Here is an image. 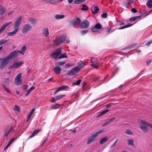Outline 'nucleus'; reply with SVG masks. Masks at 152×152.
Masks as SVG:
<instances>
[{"label":"nucleus","mask_w":152,"mask_h":152,"mask_svg":"<svg viewBox=\"0 0 152 152\" xmlns=\"http://www.w3.org/2000/svg\"><path fill=\"white\" fill-rule=\"evenodd\" d=\"M142 125H140V127L142 130L144 132L146 133L148 131V129L146 126H147L143 125L142 124Z\"/></svg>","instance_id":"nucleus-19"},{"label":"nucleus","mask_w":152,"mask_h":152,"mask_svg":"<svg viewBox=\"0 0 152 152\" xmlns=\"http://www.w3.org/2000/svg\"><path fill=\"white\" fill-rule=\"evenodd\" d=\"M40 129L35 130L33 131L31 135L29 137V138H31L34 137L37 134L39 131H40Z\"/></svg>","instance_id":"nucleus-24"},{"label":"nucleus","mask_w":152,"mask_h":152,"mask_svg":"<svg viewBox=\"0 0 152 152\" xmlns=\"http://www.w3.org/2000/svg\"><path fill=\"white\" fill-rule=\"evenodd\" d=\"M131 10L134 13H136L137 11V10L135 8H132L131 9Z\"/></svg>","instance_id":"nucleus-58"},{"label":"nucleus","mask_w":152,"mask_h":152,"mask_svg":"<svg viewBox=\"0 0 152 152\" xmlns=\"http://www.w3.org/2000/svg\"><path fill=\"white\" fill-rule=\"evenodd\" d=\"M125 133L127 134H129L130 135H133V133L130 129L126 130L125 132Z\"/></svg>","instance_id":"nucleus-41"},{"label":"nucleus","mask_w":152,"mask_h":152,"mask_svg":"<svg viewBox=\"0 0 152 152\" xmlns=\"http://www.w3.org/2000/svg\"><path fill=\"white\" fill-rule=\"evenodd\" d=\"M46 3L56 4L61 1L60 0H43Z\"/></svg>","instance_id":"nucleus-14"},{"label":"nucleus","mask_w":152,"mask_h":152,"mask_svg":"<svg viewBox=\"0 0 152 152\" xmlns=\"http://www.w3.org/2000/svg\"><path fill=\"white\" fill-rule=\"evenodd\" d=\"M107 16V14L106 13H104L102 14V16L103 18H106Z\"/></svg>","instance_id":"nucleus-52"},{"label":"nucleus","mask_w":152,"mask_h":152,"mask_svg":"<svg viewBox=\"0 0 152 152\" xmlns=\"http://www.w3.org/2000/svg\"><path fill=\"white\" fill-rule=\"evenodd\" d=\"M108 140V138L106 136L101 138L99 142L100 144L101 145L103 144Z\"/></svg>","instance_id":"nucleus-20"},{"label":"nucleus","mask_w":152,"mask_h":152,"mask_svg":"<svg viewBox=\"0 0 152 152\" xmlns=\"http://www.w3.org/2000/svg\"><path fill=\"white\" fill-rule=\"evenodd\" d=\"M9 58L6 57L4 58L2 60L0 66L1 69H3L8 63L9 62Z\"/></svg>","instance_id":"nucleus-8"},{"label":"nucleus","mask_w":152,"mask_h":152,"mask_svg":"<svg viewBox=\"0 0 152 152\" xmlns=\"http://www.w3.org/2000/svg\"><path fill=\"white\" fill-rule=\"evenodd\" d=\"M55 73L57 74H60L61 71V68L59 66H57L54 68Z\"/></svg>","instance_id":"nucleus-21"},{"label":"nucleus","mask_w":152,"mask_h":152,"mask_svg":"<svg viewBox=\"0 0 152 152\" xmlns=\"http://www.w3.org/2000/svg\"><path fill=\"white\" fill-rule=\"evenodd\" d=\"M152 43V40L150 41L147 42L145 44V45L147 46H149Z\"/></svg>","instance_id":"nucleus-55"},{"label":"nucleus","mask_w":152,"mask_h":152,"mask_svg":"<svg viewBox=\"0 0 152 152\" xmlns=\"http://www.w3.org/2000/svg\"><path fill=\"white\" fill-rule=\"evenodd\" d=\"M17 52L16 50H15L10 53L7 57L10 60V59H11L15 57L17 55Z\"/></svg>","instance_id":"nucleus-15"},{"label":"nucleus","mask_w":152,"mask_h":152,"mask_svg":"<svg viewBox=\"0 0 152 152\" xmlns=\"http://www.w3.org/2000/svg\"><path fill=\"white\" fill-rule=\"evenodd\" d=\"M21 73H19L17 75L15 79V84L17 85H20L22 83V80L21 78Z\"/></svg>","instance_id":"nucleus-4"},{"label":"nucleus","mask_w":152,"mask_h":152,"mask_svg":"<svg viewBox=\"0 0 152 152\" xmlns=\"http://www.w3.org/2000/svg\"><path fill=\"white\" fill-rule=\"evenodd\" d=\"M81 80H78L77 82L76 83V85H79L81 82Z\"/></svg>","instance_id":"nucleus-56"},{"label":"nucleus","mask_w":152,"mask_h":152,"mask_svg":"<svg viewBox=\"0 0 152 152\" xmlns=\"http://www.w3.org/2000/svg\"><path fill=\"white\" fill-rule=\"evenodd\" d=\"M2 87H3L4 88L5 90L6 91H7V92H8V93H10V91L9 90V89L7 87H6L5 85H4V84H3L2 85Z\"/></svg>","instance_id":"nucleus-45"},{"label":"nucleus","mask_w":152,"mask_h":152,"mask_svg":"<svg viewBox=\"0 0 152 152\" xmlns=\"http://www.w3.org/2000/svg\"><path fill=\"white\" fill-rule=\"evenodd\" d=\"M86 0H75L74 3L76 4H79L85 1Z\"/></svg>","instance_id":"nucleus-39"},{"label":"nucleus","mask_w":152,"mask_h":152,"mask_svg":"<svg viewBox=\"0 0 152 152\" xmlns=\"http://www.w3.org/2000/svg\"><path fill=\"white\" fill-rule=\"evenodd\" d=\"M133 24H129L126 25H125V26H123L119 28H117V29H118L119 30L123 29L125 28L131 26H133Z\"/></svg>","instance_id":"nucleus-33"},{"label":"nucleus","mask_w":152,"mask_h":152,"mask_svg":"<svg viewBox=\"0 0 152 152\" xmlns=\"http://www.w3.org/2000/svg\"><path fill=\"white\" fill-rule=\"evenodd\" d=\"M67 56L66 53H64L61 54L58 57V58L60 59L64 58H67Z\"/></svg>","instance_id":"nucleus-37"},{"label":"nucleus","mask_w":152,"mask_h":152,"mask_svg":"<svg viewBox=\"0 0 152 152\" xmlns=\"http://www.w3.org/2000/svg\"><path fill=\"white\" fill-rule=\"evenodd\" d=\"M109 111V110L107 109L102 111L98 116V117L101 116L105 114L107 112H108Z\"/></svg>","instance_id":"nucleus-32"},{"label":"nucleus","mask_w":152,"mask_h":152,"mask_svg":"<svg viewBox=\"0 0 152 152\" xmlns=\"http://www.w3.org/2000/svg\"><path fill=\"white\" fill-rule=\"evenodd\" d=\"M64 17V15H56L55 16V18L57 20H60L63 19Z\"/></svg>","instance_id":"nucleus-28"},{"label":"nucleus","mask_w":152,"mask_h":152,"mask_svg":"<svg viewBox=\"0 0 152 152\" xmlns=\"http://www.w3.org/2000/svg\"><path fill=\"white\" fill-rule=\"evenodd\" d=\"M102 28V25L99 23H97L94 26H93L91 27V31L92 32H96L101 30Z\"/></svg>","instance_id":"nucleus-3"},{"label":"nucleus","mask_w":152,"mask_h":152,"mask_svg":"<svg viewBox=\"0 0 152 152\" xmlns=\"http://www.w3.org/2000/svg\"><path fill=\"white\" fill-rule=\"evenodd\" d=\"M141 17L140 16H134L130 18L129 19V20L130 21L132 22L135 21L138 18H140Z\"/></svg>","instance_id":"nucleus-30"},{"label":"nucleus","mask_w":152,"mask_h":152,"mask_svg":"<svg viewBox=\"0 0 152 152\" xmlns=\"http://www.w3.org/2000/svg\"><path fill=\"white\" fill-rule=\"evenodd\" d=\"M48 138H46L43 141L42 143V145H43L47 141Z\"/></svg>","instance_id":"nucleus-57"},{"label":"nucleus","mask_w":152,"mask_h":152,"mask_svg":"<svg viewBox=\"0 0 152 152\" xmlns=\"http://www.w3.org/2000/svg\"><path fill=\"white\" fill-rule=\"evenodd\" d=\"M103 132V130L101 129L99 131L97 132L94 133L92 134L91 136L88 138L87 142V144L88 145H89L91 143L95 141L96 140V137H97L99 134L102 133Z\"/></svg>","instance_id":"nucleus-1"},{"label":"nucleus","mask_w":152,"mask_h":152,"mask_svg":"<svg viewBox=\"0 0 152 152\" xmlns=\"http://www.w3.org/2000/svg\"><path fill=\"white\" fill-rule=\"evenodd\" d=\"M80 62V63L79 64L78 66H76V67H78L80 68V70L81 68L84 67L85 66L82 61H81Z\"/></svg>","instance_id":"nucleus-34"},{"label":"nucleus","mask_w":152,"mask_h":152,"mask_svg":"<svg viewBox=\"0 0 152 152\" xmlns=\"http://www.w3.org/2000/svg\"><path fill=\"white\" fill-rule=\"evenodd\" d=\"M23 64V63L21 61H20L14 63L13 65L10 67V69H13L14 68H17L21 66Z\"/></svg>","instance_id":"nucleus-12"},{"label":"nucleus","mask_w":152,"mask_h":152,"mask_svg":"<svg viewBox=\"0 0 152 152\" xmlns=\"http://www.w3.org/2000/svg\"><path fill=\"white\" fill-rule=\"evenodd\" d=\"M100 64L97 62H95L94 64H90V66L94 67L95 69H97L99 68Z\"/></svg>","instance_id":"nucleus-25"},{"label":"nucleus","mask_w":152,"mask_h":152,"mask_svg":"<svg viewBox=\"0 0 152 152\" xmlns=\"http://www.w3.org/2000/svg\"><path fill=\"white\" fill-rule=\"evenodd\" d=\"M15 138H12V139H11L10 141V142H11V143H12V142L15 140Z\"/></svg>","instance_id":"nucleus-63"},{"label":"nucleus","mask_w":152,"mask_h":152,"mask_svg":"<svg viewBox=\"0 0 152 152\" xmlns=\"http://www.w3.org/2000/svg\"><path fill=\"white\" fill-rule=\"evenodd\" d=\"M59 104H58L56 103L55 104L53 105L50 107V108H56L58 107V106Z\"/></svg>","instance_id":"nucleus-44"},{"label":"nucleus","mask_w":152,"mask_h":152,"mask_svg":"<svg viewBox=\"0 0 152 152\" xmlns=\"http://www.w3.org/2000/svg\"><path fill=\"white\" fill-rule=\"evenodd\" d=\"M97 60V58L94 59H93L92 61H91L92 64H94V63H95V62Z\"/></svg>","instance_id":"nucleus-61"},{"label":"nucleus","mask_w":152,"mask_h":152,"mask_svg":"<svg viewBox=\"0 0 152 152\" xmlns=\"http://www.w3.org/2000/svg\"><path fill=\"white\" fill-rule=\"evenodd\" d=\"M22 19L21 16H20L18 18L15 22V24L13 27L14 28H16L18 30L19 26L21 23Z\"/></svg>","instance_id":"nucleus-7"},{"label":"nucleus","mask_w":152,"mask_h":152,"mask_svg":"<svg viewBox=\"0 0 152 152\" xmlns=\"http://www.w3.org/2000/svg\"><path fill=\"white\" fill-rule=\"evenodd\" d=\"M56 101H57V100L56 99V97L55 96L52 98L50 102H54Z\"/></svg>","instance_id":"nucleus-50"},{"label":"nucleus","mask_w":152,"mask_h":152,"mask_svg":"<svg viewBox=\"0 0 152 152\" xmlns=\"http://www.w3.org/2000/svg\"><path fill=\"white\" fill-rule=\"evenodd\" d=\"M151 62V60H149L147 61V64L148 65H149Z\"/></svg>","instance_id":"nucleus-64"},{"label":"nucleus","mask_w":152,"mask_h":152,"mask_svg":"<svg viewBox=\"0 0 152 152\" xmlns=\"http://www.w3.org/2000/svg\"><path fill=\"white\" fill-rule=\"evenodd\" d=\"M62 48H59L57 49L51 55L52 58L56 59L58 57L59 55L61 53V50Z\"/></svg>","instance_id":"nucleus-5"},{"label":"nucleus","mask_w":152,"mask_h":152,"mask_svg":"<svg viewBox=\"0 0 152 152\" xmlns=\"http://www.w3.org/2000/svg\"><path fill=\"white\" fill-rule=\"evenodd\" d=\"M34 88V86H32L30 89H28L27 93L25 94L26 96H28L30 92Z\"/></svg>","instance_id":"nucleus-35"},{"label":"nucleus","mask_w":152,"mask_h":152,"mask_svg":"<svg viewBox=\"0 0 152 152\" xmlns=\"http://www.w3.org/2000/svg\"><path fill=\"white\" fill-rule=\"evenodd\" d=\"M33 114L32 113H31L30 112L28 114V115L27 116V121H28L30 118L31 117V116H32V115Z\"/></svg>","instance_id":"nucleus-48"},{"label":"nucleus","mask_w":152,"mask_h":152,"mask_svg":"<svg viewBox=\"0 0 152 152\" xmlns=\"http://www.w3.org/2000/svg\"><path fill=\"white\" fill-rule=\"evenodd\" d=\"M141 123L143 125L149 126L152 128V124L144 120L141 121Z\"/></svg>","instance_id":"nucleus-18"},{"label":"nucleus","mask_w":152,"mask_h":152,"mask_svg":"<svg viewBox=\"0 0 152 152\" xmlns=\"http://www.w3.org/2000/svg\"><path fill=\"white\" fill-rule=\"evenodd\" d=\"M134 140L133 139H129L127 140V143L128 145H131L133 147L135 145L133 143Z\"/></svg>","instance_id":"nucleus-27"},{"label":"nucleus","mask_w":152,"mask_h":152,"mask_svg":"<svg viewBox=\"0 0 152 152\" xmlns=\"http://www.w3.org/2000/svg\"><path fill=\"white\" fill-rule=\"evenodd\" d=\"M80 71V68L78 67H75L70 71L68 75H73L78 72Z\"/></svg>","instance_id":"nucleus-10"},{"label":"nucleus","mask_w":152,"mask_h":152,"mask_svg":"<svg viewBox=\"0 0 152 152\" xmlns=\"http://www.w3.org/2000/svg\"><path fill=\"white\" fill-rule=\"evenodd\" d=\"M65 95H61L56 96L55 97H56V99L57 100H59L61 98L65 97Z\"/></svg>","instance_id":"nucleus-38"},{"label":"nucleus","mask_w":152,"mask_h":152,"mask_svg":"<svg viewBox=\"0 0 152 152\" xmlns=\"http://www.w3.org/2000/svg\"><path fill=\"white\" fill-rule=\"evenodd\" d=\"M12 79H10L9 78H5L4 80V83L6 84H8L12 81Z\"/></svg>","instance_id":"nucleus-29"},{"label":"nucleus","mask_w":152,"mask_h":152,"mask_svg":"<svg viewBox=\"0 0 152 152\" xmlns=\"http://www.w3.org/2000/svg\"><path fill=\"white\" fill-rule=\"evenodd\" d=\"M66 66L67 67H71L72 66V65L69 63H67L66 64Z\"/></svg>","instance_id":"nucleus-60"},{"label":"nucleus","mask_w":152,"mask_h":152,"mask_svg":"<svg viewBox=\"0 0 152 152\" xmlns=\"http://www.w3.org/2000/svg\"><path fill=\"white\" fill-rule=\"evenodd\" d=\"M88 9V7L86 5H83V7L81 8L82 10L87 11Z\"/></svg>","instance_id":"nucleus-42"},{"label":"nucleus","mask_w":152,"mask_h":152,"mask_svg":"<svg viewBox=\"0 0 152 152\" xmlns=\"http://www.w3.org/2000/svg\"><path fill=\"white\" fill-rule=\"evenodd\" d=\"M110 122H109V121H108V120H107V121H106L104 123V124L102 125V126H105L107 124H109V123H110Z\"/></svg>","instance_id":"nucleus-53"},{"label":"nucleus","mask_w":152,"mask_h":152,"mask_svg":"<svg viewBox=\"0 0 152 152\" xmlns=\"http://www.w3.org/2000/svg\"><path fill=\"white\" fill-rule=\"evenodd\" d=\"M65 63V61H61L59 62L58 63V64L59 66H62Z\"/></svg>","instance_id":"nucleus-51"},{"label":"nucleus","mask_w":152,"mask_h":152,"mask_svg":"<svg viewBox=\"0 0 152 152\" xmlns=\"http://www.w3.org/2000/svg\"><path fill=\"white\" fill-rule=\"evenodd\" d=\"M12 23V22H10L4 25L0 29V34H1L3 31L9 25L11 24Z\"/></svg>","instance_id":"nucleus-16"},{"label":"nucleus","mask_w":152,"mask_h":152,"mask_svg":"<svg viewBox=\"0 0 152 152\" xmlns=\"http://www.w3.org/2000/svg\"><path fill=\"white\" fill-rule=\"evenodd\" d=\"M15 111H19V107L17 105H15L13 108Z\"/></svg>","instance_id":"nucleus-47"},{"label":"nucleus","mask_w":152,"mask_h":152,"mask_svg":"<svg viewBox=\"0 0 152 152\" xmlns=\"http://www.w3.org/2000/svg\"><path fill=\"white\" fill-rule=\"evenodd\" d=\"M90 26L89 22L87 20L83 21L80 26V28H88Z\"/></svg>","instance_id":"nucleus-9"},{"label":"nucleus","mask_w":152,"mask_h":152,"mask_svg":"<svg viewBox=\"0 0 152 152\" xmlns=\"http://www.w3.org/2000/svg\"><path fill=\"white\" fill-rule=\"evenodd\" d=\"M8 41V40L7 39H3L0 41V45H3Z\"/></svg>","instance_id":"nucleus-43"},{"label":"nucleus","mask_w":152,"mask_h":152,"mask_svg":"<svg viewBox=\"0 0 152 152\" xmlns=\"http://www.w3.org/2000/svg\"><path fill=\"white\" fill-rule=\"evenodd\" d=\"M58 88L60 91L61 90H64V89L66 88H68L69 87L67 86L64 85V86H61L59 87Z\"/></svg>","instance_id":"nucleus-40"},{"label":"nucleus","mask_w":152,"mask_h":152,"mask_svg":"<svg viewBox=\"0 0 152 152\" xmlns=\"http://www.w3.org/2000/svg\"><path fill=\"white\" fill-rule=\"evenodd\" d=\"M88 32V30H84L81 31V34L82 35H84L86 34Z\"/></svg>","instance_id":"nucleus-46"},{"label":"nucleus","mask_w":152,"mask_h":152,"mask_svg":"<svg viewBox=\"0 0 152 152\" xmlns=\"http://www.w3.org/2000/svg\"><path fill=\"white\" fill-rule=\"evenodd\" d=\"M26 50V46H24L21 49V50L22 52H24Z\"/></svg>","instance_id":"nucleus-54"},{"label":"nucleus","mask_w":152,"mask_h":152,"mask_svg":"<svg viewBox=\"0 0 152 152\" xmlns=\"http://www.w3.org/2000/svg\"><path fill=\"white\" fill-rule=\"evenodd\" d=\"M5 9L4 7L0 6V15L3 14L5 11Z\"/></svg>","instance_id":"nucleus-36"},{"label":"nucleus","mask_w":152,"mask_h":152,"mask_svg":"<svg viewBox=\"0 0 152 152\" xmlns=\"http://www.w3.org/2000/svg\"><path fill=\"white\" fill-rule=\"evenodd\" d=\"M141 15L145 16H147L148 15V13L146 11L143 10L142 12Z\"/></svg>","instance_id":"nucleus-49"},{"label":"nucleus","mask_w":152,"mask_h":152,"mask_svg":"<svg viewBox=\"0 0 152 152\" xmlns=\"http://www.w3.org/2000/svg\"><path fill=\"white\" fill-rule=\"evenodd\" d=\"M60 91V90L58 88V87L57 88V90L56 91L54 92V94H56Z\"/></svg>","instance_id":"nucleus-62"},{"label":"nucleus","mask_w":152,"mask_h":152,"mask_svg":"<svg viewBox=\"0 0 152 152\" xmlns=\"http://www.w3.org/2000/svg\"><path fill=\"white\" fill-rule=\"evenodd\" d=\"M28 21L31 23V24L35 25L37 23V20L34 18H30L28 20Z\"/></svg>","instance_id":"nucleus-17"},{"label":"nucleus","mask_w":152,"mask_h":152,"mask_svg":"<svg viewBox=\"0 0 152 152\" xmlns=\"http://www.w3.org/2000/svg\"><path fill=\"white\" fill-rule=\"evenodd\" d=\"M14 30L12 32H8L7 34V35L8 36H13V35H15L18 31V29H16V28H14Z\"/></svg>","instance_id":"nucleus-23"},{"label":"nucleus","mask_w":152,"mask_h":152,"mask_svg":"<svg viewBox=\"0 0 152 152\" xmlns=\"http://www.w3.org/2000/svg\"><path fill=\"white\" fill-rule=\"evenodd\" d=\"M13 130L12 126H11L8 131L6 130L4 131V134L5 136L6 137H7L8 135Z\"/></svg>","instance_id":"nucleus-22"},{"label":"nucleus","mask_w":152,"mask_h":152,"mask_svg":"<svg viewBox=\"0 0 152 152\" xmlns=\"http://www.w3.org/2000/svg\"><path fill=\"white\" fill-rule=\"evenodd\" d=\"M42 34L46 37L48 36L49 34L48 29L47 28L43 29L42 31Z\"/></svg>","instance_id":"nucleus-13"},{"label":"nucleus","mask_w":152,"mask_h":152,"mask_svg":"<svg viewBox=\"0 0 152 152\" xmlns=\"http://www.w3.org/2000/svg\"><path fill=\"white\" fill-rule=\"evenodd\" d=\"M99 10V8L97 6H95L94 8V10H91L92 13L93 14H96L97 13Z\"/></svg>","instance_id":"nucleus-26"},{"label":"nucleus","mask_w":152,"mask_h":152,"mask_svg":"<svg viewBox=\"0 0 152 152\" xmlns=\"http://www.w3.org/2000/svg\"><path fill=\"white\" fill-rule=\"evenodd\" d=\"M115 119V118H113L110 119H108L110 123L112 121H114Z\"/></svg>","instance_id":"nucleus-59"},{"label":"nucleus","mask_w":152,"mask_h":152,"mask_svg":"<svg viewBox=\"0 0 152 152\" xmlns=\"http://www.w3.org/2000/svg\"><path fill=\"white\" fill-rule=\"evenodd\" d=\"M66 39V37L61 35L57 37L54 42V44L56 45H59L64 42Z\"/></svg>","instance_id":"nucleus-2"},{"label":"nucleus","mask_w":152,"mask_h":152,"mask_svg":"<svg viewBox=\"0 0 152 152\" xmlns=\"http://www.w3.org/2000/svg\"><path fill=\"white\" fill-rule=\"evenodd\" d=\"M81 20L79 18H77L74 19L72 21V24L74 26L78 25L81 23Z\"/></svg>","instance_id":"nucleus-11"},{"label":"nucleus","mask_w":152,"mask_h":152,"mask_svg":"<svg viewBox=\"0 0 152 152\" xmlns=\"http://www.w3.org/2000/svg\"><path fill=\"white\" fill-rule=\"evenodd\" d=\"M32 28V26L28 24H26L23 27L22 31L23 34H25L29 31Z\"/></svg>","instance_id":"nucleus-6"},{"label":"nucleus","mask_w":152,"mask_h":152,"mask_svg":"<svg viewBox=\"0 0 152 152\" xmlns=\"http://www.w3.org/2000/svg\"><path fill=\"white\" fill-rule=\"evenodd\" d=\"M147 7L149 8L152 7V0H148L146 3Z\"/></svg>","instance_id":"nucleus-31"}]
</instances>
